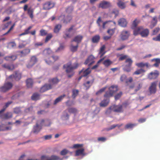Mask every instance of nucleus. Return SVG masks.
Wrapping results in <instances>:
<instances>
[{
    "instance_id": "f257e3e1",
    "label": "nucleus",
    "mask_w": 160,
    "mask_h": 160,
    "mask_svg": "<svg viewBox=\"0 0 160 160\" xmlns=\"http://www.w3.org/2000/svg\"><path fill=\"white\" fill-rule=\"evenodd\" d=\"M78 66V64L76 63L73 66L71 64V62H69L64 65L63 67L65 69L68 77L70 78L74 74L73 70L76 68Z\"/></svg>"
},
{
    "instance_id": "f03ea898",
    "label": "nucleus",
    "mask_w": 160,
    "mask_h": 160,
    "mask_svg": "<svg viewBox=\"0 0 160 160\" xmlns=\"http://www.w3.org/2000/svg\"><path fill=\"white\" fill-rule=\"evenodd\" d=\"M59 82L57 78H54L50 79L49 83L46 84L40 89V92H44L48 90L51 89L53 86L57 84Z\"/></svg>"
},
{
    "instance_id": "7ed1b4c3",
    "label": "nucleus",
    "mask_w": 160,
    "mask_h": 160,
    "mask_svg": "<svg viewBox=\"0 0 160 160\" xmlns=\"http://www.w3.org/2000/svg\"><path fill=\"white\" fill-rule=\"evenodd\" d=\"M149 31L148 29H143L142 26L136 28L133 31V34L134 35H137L140 34L143 37H147L149 34Z\"/></svg>"
},
{
    "instance_id": "20e7f679",
    "label": "nucleus",
    "mask_w": 160,
    "mask_h": 160,
    "mask_svg": "<svg viewBox=\"0 0 160 160\" xmlns=\"http://www.w3.org/2000/svg\"><path fill=\"white\" fill-rule=\"evenodd\" d=\"M122 111V106L121 104L118 105H113L111 106L106 111V113L107 114H109L112 112H121Z\"/></svg>"
},
{
    "instance_id": "39448f33",
    "label": "nucleus",
    "mask_w": 160,
    "mask_h": 160,
    "mask_svg": "<svg viewBox=\"0 0 160 160\" xmlns=\"http://www.w3.org/2000/svg\"><path fill=\"white\" fill-rule=\"evenodd\" d=\"M118 90V87L116 85H112L108 88V90L104 95V97L109 98L112 96L113 94Z\"/></svg>"
},
{
    "instance_id": "423d86ee",
    "label": "nucleus",
    "mask_w": 160,
    "mask_h": 160,
    "mask_svg": "<svg viewBox=\"0 0 160 160\" xmlns=\"http://www.w3.org/2000/svg\"><path fill=\"white\" fill-rule=\"evenodd\" d=\"M112 6L111 3L108 1H101L98 5V8L103 9H106Z\"/></svg>"
},
{
    "instance_id": "0eeeda50",
    "label": "nucleus",
    "mask_w": 160,
    "mask_h": 160,
    "mask_svg": "<svg viewBox=\"0 0 160 160\" xmlns=\"http://www.w3.org/2000/svg\"><path fill=\"white\" fill-rule=\"evenodd\" d=\"M12 86V84L11 83L9 82H6L0 88V91L5 92L11 88Z\"/></svg>"
},
{
    "instance_id": "6e6552de",
    "label": "nucleus",
    "mask_w": 160,
    "mask_h": 160,
    "mask_svg": "<svg viewBox=\"0 0 160 160\" xmlns=\"http://www.w3.org/2000/svg\"><path fill=\"white\" fill-rule=\"evenodd\" d=\"M44 122V120H42L37 122L36 126L34 127L33 132L34 133H37L40 131L41 126L43 125V123Z\"/></svg>"
},
{
    "instance_id": "1a4fd4ad",
    "label": "nucleus",
    "mask_w": 160,
    "mask_h": 160,
    "mask_svg": "<svg viewBox=\"0 0 160 160\" xmlns=\"http://www.w3.org/2000/svg\"><path fill=\"white\" fill-rule=\"evenodd\" d=\"M157 82H152L149 88V91L151 94H154L156 92Z\"/></svg>"
},
{
    "instance_id": "9d476101",
    "label": "nucleus",
    "mask_w": 160,
    "mask_h": 160,
    "mask_svg": "<svg viewBox=\"0 0 160 160\" xmlns=\"http://www.w3.org/2000/svg\"><path fill=\"white\" fill-rule=\"evenodd\" d=\"M159 75V72L155 70L150 73L148 75V78L150 79H154L156 78Z\"/></svg>"
},
{
    "instance_id": "9b49d317",
    "label": "nucleus",
    "mask_w": 160,
    "mask_h": 160,
    "mask_svg": "<svg viewBox=\"0 0 160 160\" xmlns=\"http://www.w3.org/2000/svg\"><path fill=\"white\" fill-rule=\"evenodd\" d=\"M132 61L130 58H128L126 61V62L128 64V66L127 65L123 68V70L127 72H129L131 71V69L130 66H131Z\"/></svg>"
},
{
    "instance_id": "f8f14e48",
    "label": "nucleus",
    "mask_w": 160,
    "mask_h": 160,
    "mask_svg": "<svg viewBox=\"0 0 160 160\" xmlns=\"http://www.w3.org/2000/svg\"><path fill=\"white\" fill-rule=\"evenodd\" d=\"M54 6V4L51 2H48L43 5V9L44 10H49Z\"/></svg>"
},
{
    "instance_id": "ddd939ff",
    "label": "nucleus",
    "mask_w": 160,
    "mask_h": 160,
    "mask_svg": "<svg viewBox=\"0 0 160 160\" xmlns=\"http://www.w3.org/2000/svg\"><path fill=\"white\" fill-rule=\"evenodd\" d=\"M37 59L35 56L31 57L30 60L27 65V67L28 68H31L37 62Z\"/></svg>"
},
{
    "instance_id": "4468645a",
    "label": "nucleus",
    "mask_w": 160,
    "mask_h": 160,
    "mask_svg": "<svg viewBox=\"0 0 160 160\" xmlns=\"http://www.w3.org/2000/svg\"><path fill=\"white\" fill-rule=\"evenodd\" d=\"M130 35L129 32L123 30L122 31L121 34V38L122 39L125 40L127 39Z\"/></svg>"
},
{
    "instance_id": "2eb2a0df",
    "label": "nucleus",
    "mask_w": 160,
    "mask_h": 160,
    "mask_svg": "<svg viewBox=\"0 0 160 160\" xmlns=\"http://www.w3.org/2000/svg\"><path fill=\"white\" fill-rule=\"evenodd\" d=\"M94 57L92 55L90 56L85 61L84 63L85 64H88L90 66L94 62Z\"/></svg>"
},
{
    "instance_id": "dca6fc26",
    "label": "nucleus",
    "mask_w": 160,
    "mask_h": 160,
    "mask_svg": "<svg viewBox=\"0 0 160 160\" xmlns=\"http://www.w3.org/2000/svg\"><path fill=\"white\" fill-rule=\"evenodd\" d=\"M112 22L114 25L116 24V22H112V21H108L103 22L102 25V28L101 29H99V30L102 32V30L105 29L108 26L110 23Z\"/></svg>"
},
{
    "instance_id": "f3484780",
    "label": "nucleus",
    "mask_w": 160,
    "mask_h": 160,
    "mask_svg": "<svg viewBox=\"0 0 160 160\" xmlns=\"http://www.w3.org/2000/svg\"><path fill=\"white\" fill-rule=\"evenodd\" d=\"M73 32L72 27L70 28L68 30L66 31L65 32L66 36H64V38H71L73 34Z\"/></svg>"
},
{
    "instance_id": "a211bd4d",
    "label": "nucleus",
    "mask_w": 160,
    "mask_h": 160,
    "mask_svg": "<svg viewBox=\"0 0 160 160\" xmlns=\"http://www.w3.org/2000/svg\"><path fill=\"white\" fill-rule=\"evenodd\" d=\"M118 24L121 26L125 27L126 26L127 22L124 18H121L118 21Z\"/></svg>"
},
{
    "instance_id": "6ab92c4d",
    "label": "nucleus",
    "mask_w": 160,
    "mask_h": 160,
    "mask_svg": "<svg viewBox=\"0 0 160 160\" xmlns=\"http://www.w3.org/2000/svg\"><path fill=\"white\" fill-rule=\"evenodd\" d=\"M52 58L53 59V61H51L48 59H45V62L48 65H51L53 63V62H55L59 59V57L57 56L53 55L52 56Z\"/></svg>"
},
{
    "instance_id": "aec40b11",
    "label": "nucleus",
    "mask_w": 160,
    "mask_h": 160,
    "mask_svg": "<svg viewBox=\"0 0 160 160\" xmlns=\"http://www.w3.org/2000/svg\"><path fill=\"white\" fill-rule=\"evenodd\" d=\"M91 70L90 68H88L85 69H83L79 73L83 77H85L89 74Z\"/></svg>"
},
{
    "instance_id": "412c9836",
    "label": "nucleus",
    "mask_w": 160,
    "mask_h": 160,
    "mask_svg": "<svg viewBox=\"0 0 160 160\" xmlns=\"http://www.w3.org/2000/svg\"><path fill=\"white\" fill-rule=\"evenodd\" d=\"M108 98L104 97V99L99 103L101 107H104L107 106L109 102V100Z\"/></svg>"
},
{
    "instance_id": "4be33fe9",
    "label": "nucleus",
    "mask_w": 160,
    "mask_h": 160,
    "mask_svg": "<svg viewBox=\"0 0 160 160\" xmlns=\"http://www.w3.org/2000/svg\"><path fill=\"white\" fill-rule=\"evenodd\" d=\"M94 82V79H92L89 81H86L83 83V85L85 87V89H88L92 85Z\"/></svg>"
},
{
    "instance_id": "5701e85b",
    "label": "nucleus",
    "mask_w": 160,
    "mask_h": 160,
    "mask_svg": "<svg viewBox=\"0 0 160 160\" xmlns=\"http://www.w3.org/2000/svg\"><path fill=\"white\" fill-rule=\"evenodd\" d=\"M14 78L16 80H19L21 78V73L19 72H17L14 75H12L9 76V78Z\"/></svg>"
},
{
    "instance_id": "b1692460",
    "label": "nucleus",
    "mask_w": 160,
    "mask_h": 160,
    "mask_svg": "<svg viewBox=\"0 0 160 160\" xmlns=\"http://www.w3.org/2000/svg\"><path fill=\"white\" fill-rule=\"evenodd\" d=\"M152 20L151 21L150 25L149 26L150 27L152 28L157 24V18L156 16L153 17L152 18Z\"/></svg>"
},
{
    "instance_id": "393cba45",
    "label": "nucleus",
    "mask_w": 160,
    "mask_h": 160,
    "mask_svg": "<svg viewBox=\"0 0 160 160\" xmlns=\"http://www.w3.org/2000/svg\"><path fill=\"white\" fill-rule=\"evenodd\" d=\"M82 38L83 37L82 35H77L72 40V42H75L77 43H78L81 42Z\"/></svg>"
},
{
    "instance_id": "a878e982",
    "label": "nucleus",
    "mask_w": 160,
    "mask_h": 160,
    "mask_svg": "<svg viewBox=\"0 0 160 160\" xmlns=\"http://www.w3.org/2000/svg\"><path fill=\"white\" fill-rule=\"evenodd\" d=\"M135 65L138 68H143L144 67H146L147 68H148L149 66L148 63L147 62L145 63L143 62L137 63H136Z\"/></svg>"
},
{
    "instance_id": "bb28decb",
    "label": "nucleus",
    "mask_w": 160,
    "mask_h": 160,
    "mask_svg": "<svg viewBox=\"0 0 160 160\" xmlns=\"http://www.w3.org/2000/svg\"><path fill=\"white\" fill-rule=\"evenodd\" d=\"M2 67L8 70H12L14 68V67L13 65H9L7 64H4L2 65Z\"/></svg>"
},
{
    "instance_id": "cd10ccee",
    "label": "nucleus",
    "mask_w": 160,
    "mask_h": 160,
    "mask_svg": "<svg viewBox=\"0 0 160 160\" xmlns=\"http://www.w3.org/2000/svg\"><path fill=\"white\" fill-rule=\"evenodd\" d=\"M84 149L83 148H81L77 150L76 152L75 156H78L79 155L84 156Z\"/></svg>"
},
{
    "instance_id": "c85d7f7f",
    "label": "nucleus",
    "mask_w": 160,
    "mask_h": 160,
    "mask_svg": "<svg viewBox=\"0 0 160 160\" xmlns=\"http://www.w3.org/2000/svg\"><path fill=\"white\" fill-rule=\"evenodd\" d=\"M100 37L99 35H96L94 36L92 38V41L93 43L98 42L100 40Z\"/></svg>"
},
{
    "instance_id": "c756f323",
    "label": "nucleus",
    "mask_w": 160,
    "mask_h": 160,
    "mask_svg": "<svg viewBox=\"0 0 160 160\" xmlns=\"http://www.w3.org/2000/svg\"><path fill=\"white\" fill-rule=\"evenodd\" d=\"M17 58L16 55H11L5 58V59L7 61L15 60Z\"/></svg>"
},
{
    "instance_id": "7c9ffc66",
    "label": "nucleus",
    "mask_w": 160,
    "mask_h": 160,
    "mask_svg": "<svg viewBox=\"0 0 160 160\" xmlns=\"http://www.w3.org/2000/svg\"><path fill=\"white\" fill-rule=\"evenodd\" d=\"M145 71L143 69L141 68L136 70L133 73V75H138L144 73Z\"/></svg>"
},
{
    "instance_id": "2f4dec72",
    "label": "nucleus",
    "mask_w": 160,
    "mask_h": 160,
    "mask_svg": "<svg viewBox=\"0 0 160 160\" xmlns=\"http://www.w3.org/2000/svg\"><path fill=\"white\" fill-rule=\"evenodd\" d=\"M33 82L31 78L28 79L26 81V84L28 88L31 87L33 85Z\"/></svg>"
},
{
    "instance_id": "473e14b6",
    "label": "nucleus",
    "mask_w": 160,
    "mask_h": 160,
    "mask_svg": "<svg viewBox=\"0 0 160 160\" xmlns=\"http://www.w3.org/2000/svg\"><path fill=\"white\" fill-rule=\"evenodd\" d=\"M30 52V50L29 48H27L23 50L21 52L22 56H25L29 53Z\"/></svg>"
},
{
    "instance_id": "72a5a7b5",
    "label": "nucleus",
    "mask_w": 160,
    "mask_h": 160,
    "mask_svg": "<svg viewBox=\"0 0 160 160\" xmlns=\"http://www.w3.org/2000/svg\"><path fill=\"white\" fill-rule=\"evenodd\" d=\"M65 95L64 94L62 95H61L58 97V98H57L55 100L54 103V104H57L58 102H59L61 101L62 99L64 98V97H65Z\"/></svg>"
},
{
    "instance_id": "f704fd0d",
    "label": "nucleus",
    "mask_w": 160,
    "mask_h": 160,
    "mask_svg": "<svg viewBox=\"0 0 160 160\" xmlns=\"http://www.w3.org/2000/svg\"><path fill=\"white\" fill-rule=\"evenodd\" d=\"M103 22H104L101 19V18L100 17H99L97 20V22L98 27H99V29H101L102 28V25Z\"/></svg>"
},
{
    "instance_id": "c9c22d12",
    "label": "nucleus",
    "mask_w": 160,
    "mask_h": 160,
    "mask_svg": "<svg viewBox=\"0 0 160 160\" xmlns=\"http://www.w3.org/2000/svg\"><path fill=\"white\" fill-rule=\"evenodd\" d=\"M78 46V44L76 46H74L71 44L70 46V49L72 52H75L77 51Z\"/></svg>"
},
{
    "instance_id": "e433bc0d",
    "label": "nucleus",
    "mask_w": 160,
    "mask_h": 160,
    "mask_svg": "<svg viewBox=\"0 0 160 160\" xmlns=\"http://www.w3.org/2000/svg\"><path fill=\"white\" fill-rule=\"evenodd\" d=\"M140 22V20L137 19H135V20L133 21L132 24V27L133 28H135L134 30L136 28V26Z\"/></svg>"
},
{
    "instance_id": "4c0bfd02",
    "label": "nucleus",
    "mask_w": 160,
    "mask_h": 160,
    "mask_svg": "<svg viewBox=\"0 0 160 160\" xmlns=\"http://www.w3.org/2000/svg\"><path fill=\"white\" fill-rule=\"evenodd\" d=\"M61 27V25L59 24L56 25L54 28V32L56 33H58L60 30Z\"/></svg>"
},
{
    "instance_id": "58836bf2",
    "label": "nucleus",
    "mask_w": 160,
    "mask_h": 160,
    "mask_svg": "<svg viewBox=\"0 0 160 160\" xmlns=\"http://www.w3.org/2000/svg\"><path fill=\"white\" fill-rule=\"evenodd\" d=\"M105 49V46L104 45H103L101 48L100 49V51L99 52V55L100 57H102V56L105 53V52H104V50Z\"/></svg>"
},
{
    "instance_id": "ea45409f",
    "label": "nucleus",
    "mask_w": 160,
    "mask_h": 160,
    "mask_svg": "<svg viewBox=\"0 0 160 160\" xmlns=\"http://www.w3.org/2000/svg\"><path fill=\"white\" fill-rule=\"evenodd\" d=\"M64 48V46L62 44H60L59 47L58 48L55 50L56 52H60L63 50Z\"/></svg>"
},
{
    "instance_id": "a19ab883",
    "label": "nucleus",
    "mask_w": 160,
    "mask_h": 160,
    "mask_svg": "<svg viewBox=\"0 0 160 160\" xmlns=\"http://www.w3.org/2000/svg\"><path fill=\"white\" fill-rule=\"evenodd\" d=\"M103 64L106 67H108L112 63V62L109 59H107L105 60L103 62Z\"/></svg>"
},
{
    "instance_id": "79ce46f5",
    "label": "nucleus",
    "mask_w": 160,
    "mask_h": 160,
    "mask_svg": "<svg viewBox=\"0 0 160 160\" xmlns=\"http://www.w3.org/2000/svg\"><path fill=\"white\" fill-rule=\"evenodd\" d=\"M33 10L31 8H29L28 9V13L29 16L32 19L33 16Z\"/></svg>"
},
{
    "instance_id": "37998d69",
    "label": "nucleus",
    "mask_w": 160,
    "mask_h": 160,
    "mask_svg": "<svg viewBox=\"0 0 160 160\" xmlns=\"http://www.w3.org/2000/svg\"><path fill=\"white\" fill-rule=\"evenodd\" d=\"M32 28V27L31 26L29 27L27 29H26L25 30L24 32L20 34L19 35V36H21L22 35H25L28 34L30 32V30Z\"/></svg>"
},
{
    "instance_id": "c03bdc74",
    "label": "nucleus",
    "mask_w": 160,
    "mask_h": 160,
    "mask_svg": "<svg viewBox=\"0 0 160 160\" xmlns=\"http://www.w3.org/2000/svg\"><path fill=\"white\" fill-rule=\"evenodd\" d=\"M40 98L39 95L37 93H34L32 97V99L34 100H37Z\"/></svg>"
},
{
    "instance_id": "a18cd8bd",
    "label": "nucleus",
    "mask_w": 160,
    "mask_h": 160,
    "mask_svg": "<svg viewBox=\"0 0 160 160\" xmlns=\"http://www.w3.org/2000/svg\"><path fill=\"white\" fill-rule=\"evenodd\" d=\"M68 111L70 113L76 114L77 112L78 111L76 108H70L68 109Z\"/></svg>"
},
{
    "instance_id": "49530a36",
    "label": "nucleus",
    "mask_w": 160,
    "mask_h": 160,
    "mask_svg": "<svg viewBox=\"0 0 160 160\" xmlns=\"http://www.w3.org/2000/svg\"><path fill=\"white\" fill-rule=\"evenodd\" d=\"M69 115L68 114L66 111L64 112L62 117V118L64 120H67L68 118Z\"/></svg>"
},
{
    "instance_id": "de8ad7c7",
    "label": "nucleus",
    "mask_w": 160,
    "mask_h": 160,
    "mask_svg": "<svg viewBox=\"0 0 160 160\" xmlns=\"http://www.w3.org/2000/svg\"><path fill=\"white\" fill-rule=\"evenodd\" d=\"M142 83L140 82L138 83L137 86H136L135 88V91L137 92L142 87Z\"/></svg>"
},
{
    "instance_id": "09e8293b",
    "label": "nucleus",
    "mask_w": 160,
    "mask_h": 160,
    "mask_svg": "<svg viewBox=\"0 0 160 160\" xmlns=\"http://www.w3.org/2000/svg\"><path fill=\"white\" fill-rule=\"evenodd\" d=\"M136 125L135 124L129 123L127 124L125 127L126 129L132 128Z\"/></svg>"
},
{
    "instance_id": "8fccbe9b",
    "label": "nucleus",
    "mask_w": 160,
    "mask_h": 160,
    "mask_svg": "<svg viewBox=\"0 0 160 160\" xmlns=\"http://www.w3.org/2000/svg\"><path fill=\"white\" fill-rule=\"evenodd\" d=\"M12 115L11 112H8L4 115V118L8 119L12 117Z\"/></svg>"
},
{
    "instance_id": "3c124183",
    "label": "nucleus",
    "mask_w": 160,
    "mask_h": 160,
    "mask_svg": "<svg viewBox=\"0 0 160 160\" xmlns=\"http://www.w3.org/2000/svg\"><path fill=\"white\" fill-rule=\"evenodd\" d=\"M43 52L45 54L49 55L52 53V51L50 49L48 48L45 49Z\"/></svg>"
},
{
    "instance_id": "603ef678",
    "label": "nucleus",
    "mask_w": 160,
    "mask_h": 160,
    "mask_svg": "<svg viewBox=\"0 0 160 160\" xmlns=\"http://www.w3.org/2000/svg\"><path fill=\"white\" fill-rule=\"evenodd\" d=\"M72 19V17L71 16H68L66 17L65 19L63 20V22L65 23H67L70 22Z\"/></svg>"
},
{
    "instance_id": "864d4df0",
    "label": "nucleus",
    "mask_w": 160,
    "mask_h": 160,
    "mask_svg": "<svg viewBox=\"0 0 160 160\" xmlns=\"http://www.w3.org/2000/svg\"><path fill=\"white\" fill-rule=\"evenodd\" d=\"M78 91L77 90H74L72 91V97L73 98H74L77 95L78 93Z\"/></svg>"
},
{
    "instance_id": "5fc2aeb1",
    "label": "nucleus",
    "mask_w": 160,
    "mask_h": 160,
    "mask_svg": "<svg viewBox=\"0 0 160 160\" xmlns=\"http://www.w3.org/2000/svg\"><path fill=\"white\" fill-rule=\"evenodd\" d=\"M47 34V32L45 30L42 29L40 31V34L41 36H45Z\"/></svg>"
},
{
    "instance_id": "6e6d98bb",
    "label": "nucleus",
    "mask_w": 160,
    "mask_h": 160,
    "mask_svg": "<svg viewBox=\"0 0 160 160\" xmlns=\"http://www.w3.org/2000/svg\"><path fill=\"white\" fill-rule=\"evenodd\" d=\"M114 29H109L108 30L107 32L111 36L114 33Z\"/></svg>"
},
{
    "instance_id": "4d7b16f0",
    "label": "nucleus",
    "mask_w": 160,
    "mask_h": 160,
    "mask_svg": "<svg viewBox=\"0 0 160 160\" xmlns=\"http://www.w3.org/2000/svg\"><path fill=\"white\" fill-rule=\"evenodd\" d=\"M52 37V35L51 34H48L46 38L45 42H47Z\"/></svg>"
},
{
    "instance_id": "13d9d810",
    "label": "nucleus",
    "mask_w": 160,
    "mask_h": 160,
    "mask_svg": "<svg viewBox=\"0 0 160 160\" xmlns=\"http://www.w3.org/2000/svg\"><path fill=\"white\" fill-rule=\"evenodd\" d=\"M25 42V41H23L22 42L20 43L18 46L19 48H24L27 44Z\"/></svg>"
},
{
    "instance_id": "bf43d9fd",
    "label": "nucleus",
    "mask_w": 160,
    "mask_h": 160,
    "mask_svg": "<svg viewBox=\"0 0 160 160\" xmlns=\"http://www.w3.org/2000/svg\"><path fill=\"white\" fill-rule=\"evenodd\" d=\"M160 30V28H156L154 29L153 30L152 35H154L156 34Z\"/></svg>"
},
{
    "instance_id": "052dcab7",
    "label": "nucleus",
    "mask_w": 160,
    "mask_h": 160,
    "mask_svg": "<svg viewBox=\"0 0 160 160\" xmlns=\"http://www.w3.org/2000/svg\"><path fill=\"white\" fill-rule=\"evenodd\" d=\"M106 87L103 88L102 89H100L98 92H97L96 93V94L98 95L99 94L102 93V92H104V90L106 89Z\"/></svg>"
},
{
    "instance_id": "680f3d73",
    "label": "nucleus",
    "mask_w": 160,
    "mask_h": 160,
    "mask_svg": "<svg viewBox=\"0 0 160 160\" xmlns=\"http://www.w3.org/2000/svg\"><path fill=\"white\" fill-rule=\"evenodd\" d=\"M106 87L103 88L102 89H100L98 92H97L96 93V94L98 95L99 94L102 93V92H104V90L106 89Z\"/></svg>"
},
{
    "instance_id": "e2e57ef3",
    "label": "nucleus",
    "mask_w": 160,
    "mask_h": 160,
    "mask_svg": "<svg viewBox=\"0 0 160 160\" xmlns=\"http://www.w3.org/2000/svg\"><path fill=\"white\" fill-rule=\"evenodd\" d=\"M126 76L125 75H122L121 77L120 80L122 82H125L127 81Z\"/></svg>"
},
{
    "instance_id": "0e129e2a",
    "label": "nucleus",
    "mask_w": 160,
    "mask_h": 160,
    "mask_svg": "<svg viewBox=\"0 0 160 160\" xmlns=\"http://www.w3.org/2000/svg\"><path fill=\"white\" fill-rule=\"evenodd\" d=\"M122 95V93L121 92H120L117 94L115 97V100H117L119 98L121 97Z\"/></svg>"
},
{
    "instance_id": "69168bd1",
    "label": "nucleus",
    "mask_w": 160,
    "mask_h": 160,
    "mask_svg": "<svg viewBox=\"0 0 160 160\" xmlns=\"http://www.w3.org/2000/svg\"><path fill=\"white\" fill-rule=\"evenodd\" d=\"M152 40L155 41H160V33L156 37L153 38Z\"/></svg>"
},
{
    "instance_id": "338daca9",
    "label": "nucleus",
    "mask_w": 160,
    "mask_h": 160,
    "mask_svg": "<svg viewBox=\"0 0 160 160\" xmlns=\"http://www.w3.org/2000/svg\"><path fill=\"white\" fill-rule=\"evenodd\" d=\"M68 152V151L66 149H64L62 151L60 152L61 155H66Z\"/></svg>"
},
{
    "instance_id": "774afa93",
    "label": "nucleus",
    "mask_w": 160,
    "mask_h": 160,
    "mask_svg": "<svg viewBox=\"0 0 160 160\" xmlns=\"http://www.w3.org/2000/svg\"><path fill=\"white\" fill-rule=\"evenodd\" d=\"M16 46V43L14 42H11L8 44V46L9 48H14Z\"/></svg>"
}]
</instances>
